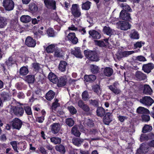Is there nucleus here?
Listing matches in <instances>:
<instances>
[{
    "mask_svg": "<svg viewBox=\"0 0 154 154\" xmlns=\"http://www.w3.org/2000/svg\"><path fill=\"white\" fill-rule=\"evenodd\" d=\"M120 18L126 21H130L131 18L130 14L125 11H122L120 14Z\"/></svg>",
    "mask_w": 154,
    "mask_h": 154,
    "instance_id": "10",
    "label": "nucleus"
},
{
    "mask_svg": "<svg viewBox=\"0 0 154 154\" xmlns=\"http://www.w3.org/2000/svg\"><path fill=\"white\" fill-rule=\"evenodd\" d=\"M72 53L77 57L82 58L83 57L79 47L75 48V50L72 51Z\"/></svg>",
    "mask_w": 154,
    "mask_h": 154,
    "instance_id": "24",
    "label": "nucleus"
},
{
    "mask_svg": "<svg viewBox=\"0 0 154 154\" xmlns=\"http://www.w3.org/2000/svg\"><path fill=\"white\" fill-rule=\"evenodd\" d=\"M136 60L140 61H146L145 58L142 56H138L136 57Z\"/></svg>",
    "mask_w": 154,
    "mask_h": 154,
    "instance_id": "61",
    "label": "nucleus"
},
{
    "mask_svg": "<svg viewBox=\"0 0 154 154\" xmlns=\"http://www.w3.org/2000/svg\"><path fill=\"white\" fill-rule=\"evenodd\" d=\"M71 133L76 137H79L81 135V133L78 130L77 125L74 126L71 129Z\"/></svg>",
    "mask_w": 154,
    "mask_h": 154,
    "instance_id": "22",
    "label": "nucleus"
},
{
    "mask_svg": "<svg viewBox=\"0 0 154 154\" xmlns=\"http://www.w3.org/2000/svg\"><path fill=\"white\" fill-rule=\"evenodd\" d=\"M48 78L51 82L54 83H56L58 81V79L55 75L52 72H50L48 75Z\"/></svg>",
    "mask_w": 154,
    "mask_h": 154,
    "instance_id": "26",
    "label": "nucleus"
},
{
    "mask_svg": "<svg viewBox=\"0 0 154 154\" xmlns=\"http://www.w3.org/2000/svg\"><path fill=\"white\" fill-rule=\"evenodd\" d=\"M55 93L52 90L49 91L46 94L45 98L48 100H51L54 97Z\"/></svg>",
    "mask_w": 154,
    "mask_h": 154,
    "instance_id": "34",
    "label": "nucleus"
},
{
    "mask_svg": "<svg viewBox=\"0 0 154 154\" xmlns=\"http://www.w3.org/2000/svg\"><path fill=\"white\" fill-rule=\"evenodd\" d=\"M15 61L11 57H10L5 62V63L8 66H11L12 65L14 64L15 63Z\"/></svg>",
    "mask_w": 154,
    "mask_h": 154,
    "instance_id": "41",
    "label": "nucleus"
},
{
    "mask_svg": "<svg viewBox=\"0 0 154 154\" xmlns=\"http://www.w3.org/2000/svg\"><path fill=\"white\" fill-rule=\"evenodd\" d=\"M7 22L6 18L0 17V28H4L7 25Z\"/></svg>",
    "mask_w": 154,
    "mask_h": 154,
    "instance_id": "36",
    "label": "nucleus"
},
{
    "mask_svg": "<svg viewBox=\"0 0 154 154\" xmlns=\"http://www.w3.org/2000/svg\"><path fill=\"white\" fill-rule=\"evenodd\" d=\"M119 84L118 82H114L113 85L108 86L109 89L116 95L120 94L121 92V90L118 87Z\"/></svg>",
    "mask_w": 154,
    "mask_h": 154,
    "instance_id": "4",
    "label": "nucleus"
},
{
    "mask_svg": "<svg viewBox=\"0 0 154 154\" xmlns=\"http://www.w3.org/2000/svg\"><path fill=\"white\" fill-rule=\"evenodd\" d=\"M154 68V65L151 63L144 64L142 66V70L146 73L150 72L151 70Z\"/></svg>",
    "mask_w": 154,
    "mask_h": 154,
    "instance_id": "13",
    "label": "nucleus"
},
{
    "mask_svg": "<svg viewBox=\"0 0 154 154\" xmlns=\"http://www.w3.org/2000/svg\"><path fill=\"white\" fill-rule=\"evenodd\" d=\"M136 111L139 114H149V111L148 109L141 106L138 107Z\"/></svg>",
    "mask_w": 154,
    "mask_h": 154,
    "instance_id": "27",
    "label": "nucleus"
},
{
    "mask_svg": "<svg viewBox=\"0 0 154 154\" xmlns=\"http://www.w3.org/2000/svg\"><path fill=\"white\" fill-rule=\"evenodd\" d=\"M84 53L86 57L91 61H97L99 60V56L94 51L86 50L84 51Z\"/></svg>",
    "mask_w": 154,
    "mask_h": 154,
    "instance_id": "1",
    "label": "nucleus"
},
{
    "mask_svg": "<svg viewBox=\"0 0 154 154\" xmlns=\"http://www.w3.org/2000/svg\"><path fill=\"white\" fill-rule=\"evenodd\" d=\"M38 149L39 152L42 154H47V152L45 148L42 146H39Z\"/></svg>",
    "mask_w": 154,
    "mask_h": 154,
    "instance_id": "62",
    "label": "nucleus"
},
{
    "mask_svg": "<svg viewBox=\"0 0 154 154\" xmlns=\"http://www.w3.org/2000/svg\"><path fill=\"white\" fill-rule=\"evenodd\" d=\"M55 149L56 150L62 153H64L66 152L64 147L61 145L57 146L55 147Z\"/></svg>",
    "mask_w": 154,
    "mask_h": 154,
    "instance_id": "44",
    "label": "nucleus"
},
{
    "mask_svg": "<svg viewBox=\"0 0 154 154\" xmlns=\"http://www.w3.org/2000/svg\"><path fill=\"white\" fill-rule=\"evenodd\" d=\"M51 130L52 132L54 134L57 133L59 131L60 125L59 123H54L51 126Z\"/></svg>",
    "mask_w": 154,
    "mask_h": 154,
    "instance_id": "17",
    "label": "nucleus"
},
{
    "mask_svg": "<svg viewBox=\"0 0 154 154\" xmlns=\"http://www.w3.org/2000/svg\"><path fill=\"white\" fill-rule=\"evenodd\" d=\"M117 24L120 29L125 31L130 29L131 26L128 22L126 21H119L117 23Z\"/></svg>",
    "mask_w": 154,
    "mask_h": 154,
    "instance_id": "8",
    "label": "nucleus"
},
{
    "mask_svg": "<svg viewBox=\"0 0 154 154\" xmlns=\"http://www.w3.org/2000/svg\"><path fill=\"white\" fill-rule=\"evenodd\" d=\"M91 72L94 73H97L99 70V68L98 66L94 65H91L90 66Z\"/></svg>",
    "mask_w": 154,
    "mask_h": 154,
    "instance_id": "49",
    "label": "nucleus"
},
{
    "mask_svg": "<svg viewBox=\"0 0 154 154\" xmlns=\"http://www.w3.org/2000/svg\"><path fill=\"white\" fill-rule=\"evenodd\" d=\"M25 44L29 47H34L36 45V42L32 38L28 36L26 39Z\"/></svg>",
    "mask_w": 154,
    "mask_h": 154,
    "instance_id": "14",
    "label": "nucleus"
},
{
    "mask_svg": "<svg viewBox=\"0 0 154 154\" xmlns=\"http://www.w3.org/2000/svg\"><path fill=\"white\" fill-rule=\"evenodd\" d=\"M66 79L63 77H60L59 79H58L57 85L59 87H61L64 86L66 83Z\"/></svg>",
    "mask_w": 154,
    "mask_h": 154,
    "instance_id": "29",
    "label": "nucleus"
},
{
    "mask_svg": "<svg viewBox=\"0 0 154 154\" xmlns=\"http://www.w3.org/2000/svg\"><path fill=\"white\" fill-rule=\"evenodd\" d=\"M82 98L84 101H86L89 98V95L87 91H84L82 94Z\"/></svg>",
    "mask_w": 154,
    "mask_h": 154,
    "instance_id": "52",
    "label": "nucleus"
},
{
    "mask_svg": "<svg viewBox=\"0 0 154 154\" xmlns=\"http://www.w3.org/2000/svg\"><path fill=\"white\" fill-rule=\"evenodd\" d=\"M71 13L75 17H79L81 14V12L77 4H73L71 8Z\"/></svg>",
    "mask_w": 154,
    "mask_h": 154,
    "instance_id": "7",
    "label": "nucleus"
},
{
    "mask_svg": "<svg viewBox=\"0 0 154 154\" xmlns=\"http://www.w3.org/2000/svg\"><path fill=\"white\" fill-rule=\"evenodd\" d=\"M104 74L107 76H110L113 72V70L112 68L109 67H106L103 71Z\"/></svg>",
    "mask_w": 154,
    "mask_h": 154,
    "instance_id": "32",
    "label": "nucleus"
},
{
    "mask_svg": "<svg viewBox=\"0 0 154 154\" xmlns=\"http://www.w3.org/2000/svg\"><path fill=\"white\" fill-rule=\"evenodd\" d=\"M148 148L144 143H142L140 148L137 150L136 154H144L148 151Z\"/></svg>",
    "mask_w": 154,
    "mask_h": 154,
    "instance_id": "16",
    "label": "nucleus"
},
{
    "mask_svg": "<svg viewBox=\"0 0 154 154\" xmlns=\"http://www.w3.org/2000/svg\"><path fill=\"white\" fill-rule=\"evenodd\" d=\"M89 38H92L94 39H99L101 37L100 33L94 30H91L89 31Z\"/></svg>",
    "mask_w": 154,
    "mask_h": 154,
    "instance_id": "15",
    "label": "nucleus"
},
{
    "mask_svg": "<svg viewBox=\"0 0 154 154\" xmlns=\"http://www.w3.org/2000/svg\"><path fill=\"white\" fill-rule=\"evenodd\" d=\"M143 88V94L147 95H151L152 94V90L149 85H144Z\"/></svg>",
    "mask_w": 154,
    "mask_h": 154,
    "instance_id": "23",
    "label": "nucleus"
},
{
    "mask_svg": "<svg viewBox=\"0 0 154 154\" xmlns=\"http://www.w3.org/2000/svg\"><path fill=\"white\" fill-rule=\"evenodd\" d=\"M3 4L5 10L7 11L12 10L14 7V3L12 0H4Z\"/></svg>",
    "mask_w": 154,
    "mask_h": 154,
    "instance_id": "5",
    "label": "nucleus"
},
{
    "mask_svg": "<svg viewBox=\"0 0 154 154\" xmlns=\"http://www.w3.org/2000/svg\"><path fill=\"white\" fill-rule=\"evenodd\" d=\"M44 120V116H42L38 117L36 119V121L39 123H42L43 122Z\"/></svg>",
    "mask_w": 154,
    "mask_h": 154,
    "instance_id": "63",
    "label": "nucleus"
},
{
    "mask_svg": "<svg viewBox=\"0 0 154 154\" xmlns=\"http://www.w3.org/2000/svg\"><path fill=\"white\" fill-rule=\"evenodd\" d=\"M41 18L40 16H38L36 18H33L32 19V22L33 24H38L41 20Z\"/></svg>",
    "mask_w": 154,
    "mask_h": 154,
    "instance_id": "56",
    "label": "nucleus"
},
{
    "mask_svg": "<svg viewBox=\"0 0 154 154\" xmlns=\"http://www.w3.org/2000/svg\"><path fill=\"white\" fill-rule=\"evenodd\" d=\"M55 45H51L48 46L46 48V51L48 53H51L53 52L55 49Z\"/></svg>",
    "mask_w": 154,
    "mask_h": 154,
    "instance_id": "51",
    "label": "nucleus"
},
{
    "mask_svg": "<svg viewBox=\"0 0 154 154\" xmlns=\"http://www.w3.org/2000/svg\"><path fill=\"white\" fill-rule=\"evenodd\" d=\"M17 24L18 23L17 20H11L10 26L11 29V30L12 31L13 30L15 29Z\"/></svg>",
    "mask_w": 154,
    "mask_h": 154,
    "instance_id": "40",
    "label": "nucleus"
},
{
    "mask_svg": "<svg viewBox=\"0 0 154 154\" xmlns=\"http://www.w3.org/2000/svg\"><path fill=\"white\" fill-rule=\"evenodd\" d=\"M92 90L94 92L96 93L97 94H99L101 92L100 87V86L97 85H94L92 87Z\"/></svg>",
    "mask_w": 154,
    "mask_h": 154,
    "instance_id": "47",
    "label": "nucleus"
},
{
    "mask_svg": "<svg viewBox=\"0 0 154 154\" xmlns=\"http://www.w3.org/2000/svg\"><path fill=\"white\" fill-rule=\"evenodd\" d=\"M10 112L17 116H21L24 111L23 108L22 107L11 106Z\"/></svg>",
    "mask_w": 154,
    "mask_h": 154,
    "instance_id": "3",
    "label": "nucleus"
},
{
    "mask_svg": "<svg viewBox=\"0 0 154 154\" xmlns=\"http://www.w3.org/2000/svg\"><path fill=\"white\" fill-rule=\"evenodd\" d=\"M103 31L104 33L109 36L114 34L115 30L109 26H105L103 28Z\"/></svg>",
    "mask_w": 154,
    "mask_h": 154,
    "instance_id": "20",
    "label": "nucleus"
},
{
    "mask_svg": "<svg viewBox=\"0 0 154 154\" xmlns=\"http://www.w3.org/2000/svg\"><path fill=\"white\" fill-rule=\"evenodd\" d=\"M29 8L31 12L35 13L38 10V8L34 3L30 4L29 5Z\"/></svg>",
    "mask_w": 154,
    "mask_h": 154,
    "instance_id": "39",
    "label": "nucleus"
},
{
    "mask_svg": "<svg viewBox=\"0 0 154 154\" xmlns=\"http://www.w3.org/2000/svg\"><path fill=\"white\" fill-rule=\"evenodd\" d=\"M84 123L87 126L90 127H92L94 125V123L93 120L89 119H85Z\"/></svg>",
    "mask_w": 154,
    "mask_h": 154,
    "instance_id": "46",
    "label": "nucleus"
},
{
    "mask_svg": "<svg viewBox=\"0 0 154 154\" xmlns=\"http://www.w3.org/2000/svg\"><path fill=\"white\" fill-rule=\"evenodd\" d=\"M91 2L87 1L85 3H83L82 5V8L85 10H88L90 8Z\"/></svg>",
    "mask_w": 154,
    "mask_h": 154,
    "instance_id": "45",
    "label": "nucleus"
},
{
    "mask_svg": "<svg viewBox=\"0 0 154 154\" xmlns=\"http://www.w3.org/2000/svg\"><path fill=\"white\" fill-rule=\"evenodd\" d=\"M51 142L55 144L59 143L61 142V139L59 137H53L50 139Z\"/></svg>",
    "mask_w": 154,
    "mask_h": 154,
    "instance_id": "53",
    "label": "nucleus"
},
{
    "mask_svg": "<svg viewBox=\"0 0 154 154\" xmlns=\"http://www.w3.org/2000/svg\"><path fill=\"white\" fill-rule=\"evenodd\" d=\"M78 106L84 111L88 112L90 111L89 106L86 104L84 103V102L82 100H79L78 102Z\"/></svg>",
    "mask_w": 154,
    "mask_h": 154,
    "instance_id": "12",
    "label": "nucleus"
},
{
    "mask_svg": "<svg viewBox=\"0 0 154 154\" xmlns=\"http://www.w3.org/2000/svg\"><path fill=\"white\" fill-rule=\"evenodd\" d=\"M129 36L131 39H138L139 38V35L138 32L134 29L131 31Z\"/></svg>",
    "mask_w": 154,
    "mask_h": 154,
    "instance_id": "21",
    "label": "nucleus"
},
{
    "mask_svg": "<svg viewBox=\"0 0 154 154\" xmlns=\"http://www.w3.org/2000/svg\"><path fill=\"white\" fill-rule=\"evenodd\" d=\"M140 51L139 49L138 50L134 51H118L116 54L117 58L118 60H120L122 58L124 57H127L129 55H131L137 52Z\"/></svg>",
    "mask_w": 154,
    "mask_h": 154,
    "instance_id": "2",
    "label": "nucleus"
},
{
    "mask_svg": "<svg viewBox=\"0 0 154 154\" xmlns=\"http://www.w3.org/2000/svg\"><path fill=\"white\" fill-rule=\"evenodd\" d=\"M90 104L94 106H97L98 105V102L97 100H89Z\"/></svg>",
    "mask_w": 154,
    "mask_h": 154,
    "instance_id": "59",
    "label": "nucleus"
},
{
    "mask_svg": "<svg viewBox=\"0 0 154 154\" xmlns=\"http://www.w3.org/2000/svg\"><path fill=\"white\" fill-rule=\"evenodd\" d=\"M11 124L13 128L19 130L21 127L22 123L19 119L15 118L11 121Z\"/></svg>",
    "mask_w": 154,
    "mask_h": 154,
    "instance_id": "9",
    "label": "nucleus"
},
{
    "mask_svg": "<svg viewBox=\"0 0 154 154\" xmlns=\"http://www.w3.org/2000/svg\"><path fill=\"white\" fill-rule=\"evenodd\" d=\"M46 32L48 36L49 37H54L55 35L54 30L51 28H48Z\"/></svg>",
    "mask_w": 154,
    "mask_h": 154,
    "instance_id": "42",
    "label": "nucleus"
},
{
    "mask_svg": "<svg viewBox=\"0 0 154 154\" xmlns=\"http://www.w3.org/2000/svg\"><path fill=\"white\" fill-rule=\"evenodd\" d=\"M68 109L72 114H74L77 112V110L73 106H71L68 107Z\"/></svg>",
    "mask_w": 154,
    "mask_h": 154,
    "instance_id": "55",
    "label": "nucleus"
},
{
    "mask_svg": "<svg viewBox=\"0 0 154 154\" xmlns=\"http://www.w3.org/2000/svg\"><path fill=\"white\" fill-rule=\"evenodd\" d=\"M152 126L149 125H145L143 127L142 132L143 133H146L147 132H150L152 130Z\"/></svg>",
    "mask_w": 154,
    "mask_h": 154,
    "instance_id": "43",
    "label": "nucleus"
},
{
    "mask_svg": "<svg viewBox=\"0 0 154 154\" xmlns=\"http://www.w3.org/2000/svg\"><path fill=\"white\" fill-rule=\"evenodd\" d=\"M140 102L144 105L150 106L154 103V101L150 97L144 96L140 100Z\"/></svg>",
    "mask_w": 154,
    "mask_h": 154,
    "instance_id": "6",
    "label": "nucleus"
},
{
    "mask_svg": "<svg viewBox=\"0 0 154 154\" xmlns=\"http://www.w3.org/2000/svg\"><path fill=\"white\" fill-rule=\"evenodd\" d=\"M67 63L64 61H60L59 66V70L61 72H64L66 69Z\"/></svg>",
    "mask_w": 154,
    "mask_h": 154,
    "instance_id": "28",
    "label": "nucleus"
},
{
    "mask_svg": "<svg viewBox=\"0 0 154 154\" xmlns=\"http://www.w3.org/2000/svg\"><path fill=\"white\" fill-rule=\"evenodd\" d=\"M112 116L111 113L109 112L106 113L103 119V122L106 125H109V123L112 121Z\"/></svg>",
    "mask_w": 154,
    "mask_h": 154,
    "instance_id": "19",
    "label": "nucleus"
},
{
    "mask_svg": "<svg viewBox=\"0 0 154 154\" xmlns=\"http://www.w3.org/2000/svg\"><path fill=\"white\" fill-rule=\"evenodd\" d=\"M29 72V70L27 67L26 66H23L21 67L19 71L20 75L24 76L26 75Z\"/></svg>",
    "mask_w": 154,
    "mask_h": 154,
    "instance_id": "37",
    "label": "nucleus"
},
{
    "mask_svg": "<svg viewBox=\"0 0 154 154\" xmlns=\"http://www.w3.org/2000/svg\"><path fill=\"white\" fill-rule=\"evenodd\" d=\"M121 7H122L123 9V11H125L127 12V11L131 12L132 10L130 7L126 4H122L121 5Z\"/></svg>",
    "mask_w": 154,
    "mask_h": 154,
    "instance_id": "48",
    "label": "nucleus"
},
{
    "mask_svg": "<svg viewBox=\"0 0 154 154\" xmlns=\"http://www.w3.org/2000/svg\"><path fill=\"white\" fill-rule=\"evenodd\" d=\"M58 100L57 99H55V101L53 103L52 106V109H55L60 106V104L58 103Z\"/></svg>",
    "mask_w": 154,
    "mask_h": 154,
    "instance_id": "57",
    "label": "nucleus"
},
{
    "mask_svg": "<svg viewBox=\"0 0 154 154\" xmlns=\"http://www.w3.org/2000/svg\"><path fill=\"white\" fill-rule=\"evenodd\" d=\"M85 80L87 82H92L94 81L96 79V76L93 75H85L84 77Z\"/></svg>",
    "mask_w": 154,
    "mask_h": 154,
    "instance_id": "35",
    "label": "nucleus"
},
{
    "mask_svg": "<svg viewBox=\"0 0 154 154\" xmlns=\"http://www.w3.org/2000/svg\"><path fill=\"white\" fill-rule=\"evenodd\" d=\"M33 67L35 71H38L40 68L38 63H34L33 64Z\"/></svg>",
    "mask_w": 154,
    "mask_h": 154,
    "instance_id": "64",
    "label": "nucleus"
},
{
    "mask_svg": "<svg viewBox=\"0 0 154 154\" xmlns=\"http://www.w3.org/2000/svg\"><path fill=\"white\" fill-rule=\"evenodd\" d=\"M65 122L69 126L72 127L74 125V121L72 118H69L66 119Z\"/></svg>",
    "mask_w": 154,
    "mask_h": 154,
    "instance_id": "50",
    "label": "nucleus"
},
{
    "mask_svg": "<svg viewBox=\"0 0 154 154\" xmlns=\"http://www.w3.org/2000/svg\"><path fill=\"white\" fill-rule=\"evenodd\" d=\"M45 4L46 7L49 9L55 10L56 9V2L53 0H44Z\"/></svg>",
    "mask_w": 154,
    "mask_h": 154,
    "instance_id": "11",
    "label": "nucleus"
},
{
    "mask_svg": "<svg viewBox=\"0 0 154 154\" xmlns=\"http://www.w3.org/2000/svg\"><path fill=\"white\" fill-rule=\"evenodd\" d=\"M135 76L139 81L144 80L146 78V76L145 74L139 71L136 72Z\"/></svg>",
    "mask_w": 154,
    "mask_h": 154,
    "instance_id": "25",
    "label": "nucleus"
},
{
    "mask_svg": "<svg viewBox=\"0 0 154 154\" xmlns=\"http://www.w3.org/2000/svg\"><path fill=\"white\" fill-rule=\"evenodd\" d=\"M68 39L73 44H76L78 41L74 33H70L67 35Z\"/></svg>",
    "mask_w": 154,
    "mask_h": 154,
    "instance_id": "18",
    "label": "nucleus"
},
{
    "mask_svg": "<svg viewBox=\"0 0 154 154\" xmlns=\"http://www.w3.org/2000/svg\"><path fill=\"white\" fill-rule=\"evenodd\" d=\"M83 141V140L79 138H73L72 140V143L77 146H80Z\"/></svg>",
    "mask_w": 154,
    "mask_h": 154,
    "instance_id": "31",
    "label": "nucleus"
},
{
    "mask_svg": "<svg viewBox=\"0 0 154 154\" xmlns=\"http://www.w3.org/2000/svg\"><path fill=\"white\" fill-rule=\"evenodd\" d=\"M31 20V17L28 15H23L20 17V20L23 23H27L29 22Z\"/></svg>",
    "mask_w": 154,
    "mask_h": 154,
    "instance_id": "30",
    "label": "nucleus"
},
{
    "mask_svg": "<svg viewBox=\"0 0 154 154\" xmlns=\"http://www.w3.org/2000/svg\"><path fill=\"white\" fill-rule=\"evenodd\" d=\"M143 121L145 122H148L150 119V116L149 115H143L141 116Z\"/></svg>",
    "mask_w": 154,
    "mask_h": 154,
    "instance_id": "60",
    "label": "nucleus"
},
{
    "mask_svg": "<svg viewBox=\"0 0 154 154\" xmlns=\"http://www.w3.org/2000/svg\"><path fill=\"white\" fill-rule=\"evenodd\" d=\"M10 144L12 145L14 149V151H16L17 152H18L17 150V142L16 141H13L11 142Z\"/></svg>",
    "mask_w": 154,
    "mask_h": 154,
    "instance_id": "58",
    "label": "nucleus"
},
{
    "mask_svg": "<svg viewBox=\"0 0 154 154\" xmlns=\"http://www.w3.org/2000/svg\"><path fill=\"white\" fill-rule=\"evenodd\" d=\"M35 76L33 75H29L25 78V81L29 83L32 84L35 81Z\"/></svg>",
    "mask_w": 154,
    "mask_h": 154,
    "instance_id": "38",
    "label": "nucleus"
},
{
    "mask_svg": "<svg viewBox=\"0 0 154 154\" xmlns=\"http://www.w3.org/2000/svg\"><path fill=\"white\" fill-rule=\"evenodd\" d=\"M96 113L98 116L102 117L105 115V111L103 108L99 107H97L96 111Z\"/></svg>",
    "mask_w": 154,
    "mask_h": 154,
    "instance_id": "33",
    "label": "nucleus"
},
{
    "mask_svg": "<svg viewBox=\"0 0 154 154\" xmlns=\"http://www.w3.org/2000/svg\"><path fill=\"white\" fill-rule=\"evenodd\" d=\"M24 109L26 114L28 115H31L32 114L31 108L28 106L24 107Z\"/></svg>",
    "mask_w": 154,
    "mask_h": 154,
    "instance_id": "54",
    "label": "nucleus"
}]
</instances>
